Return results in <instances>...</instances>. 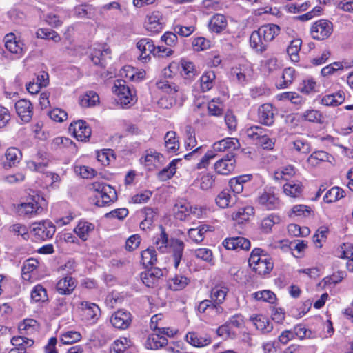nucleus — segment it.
Wrapping results in <instances>:
<instances>
[{
    "instance_id": "nucleus-1",
    "label": "nucleus",
    "mask_w": 353,
    "mask_h": 353,
    "mask_svg": "<svg viewBox=\"0 0 353 353\" xmlns=\"http://www.w3.org/2000/svg\"><path fill=\"white\" fill-rule=\"evenodd\" d=\"M160 234L154 238V245L162 253L167 252L170 250L172 253L174 265L177 268L183 256L184 243L182 241L176 239H172L169 241L165 229L160 226Z\"/></svg>"
},
{
    "instance_id": "nucleus-2",
    "label": "nucleus",
    "mask_w": 353,
    "mask_h": 353,
    "mask_svg": "<svg viewBox=\"0 0 353 353\" xmlns=\"http://www.w3.org/2000/svg\"><path fill=\"white\" fill-rule=\"evenodd\" d=\"M280 30V27L273 23L261 26L251 34L250 46L256 52H264L266 50L268 43L279 34Z\"/></svg>"
},
{
    "instance_id": "nucleus-3",
    "label": "nucleus",
    "mask_w": 353,
    "mask_h": 353,
    "mask_svg": "<svg viewBox=\"0 0 353 353\" xmlns=\"http://www.w3.org/2000/svg\"><path fill=\"white\" fill-rule=\"evenodd\" d=\"M250 267L259 275L269 274L273 269L272 259L260 248H255L252 251L248 260Z\"/></svg>"
},
{
    "instance_id": "nucleus-4",
    "label": "nucleus",
    "mask_w": 353,
    "mask_h": 353,
    "mask_svg": "<svg viewBox=\"0 0 353 353\" xmlns=\"http://www.w3.org/2000/svg\"><path fill=\"white\" fill-rule=\"evenodd\" d=\"M30 232L37 240L47 241L52 239L56 232L54 223L48 220H43L31 224Z\"/></svg>"
},
{
    "instance_id": "nucleus-5",
    "label": "nucleus",
    "mask_w": 353,
    "mask_h": 353,
    "mask_svg": "<svg viewBox=\"0 0 353 353\" xmlns=\"http://www.w3.org/2000/svg\"><path fill=\"white\" fill-rule=\"evenodd\" d=\"M40 201H44V199L39 195L29 197L26 202L18 205L17 211L19 214L26 216H34L41 214L44 211V208L40 203Z\"/></svg>"
},
{
    "instance_id": "nucleus-6",
    "label": "nucleus",
    "mask_w": 353,
    "mask_h": 353,
    "mask_svg": "<svg viewBox=\"0 0 353 353\" xmlns=\"http://www.w3.org/2000/svg\"><path fill=\"white\" fill-rule=\"evenodd\" d=\"M112 91L118 97V103L123 107L131 105L136 101L134 92L126 85L123 80H117Z\"/></svg>"
},
{
    "instance_id": "nucleus-7",
    "label": "nucleus",
    "mask_w": 353,
    "mask_h": 353,
    "mask_svg": "<svg viewBox=\"0 0 353 353\" xmlns=\"http://www.w3.org/2000/svg\"><path fill=\"white\" fill-rule=\"evenodd\" d=\"M92 185L95 191L97 192V194L95 196L97 205L103 206L117 200L116 190L112 186L100 183H93Z\"/></svg>"
},
{
    "instance_id": "nucleus-8",
    "label": "nucleus",
    "mask_w": 353,
    "mask_h": 353,
    "mask_svg": "<svg viewBox=\"0 0 353 353\" xmlns=\"http://www.w3.org/2000/svg\"><path fill=\"white\" fill-rule=\"evenodd\" d=\"M333 32V25L328 20L320 19L315 21L310 28L312 39L323 41L329 38Z\"/></svg>"
},
{
    "instance_id": "nucleus-9",
    "label": "nucleus",
    "mask_w": 353,
    "mask_h": 353,
    "mask_svg": "<svg viewBox=\"0 0 353 353\" xmlns=\"http://www.w3.org/2000/svg\"><path fill=\"white\" fill-rule=\"evenodd\" d=\"M69 130L80 141H87L91 136V129L85 121L79 120L72 123Z\"/></svg>"
},
{
    "instance_id": "nucleus-10",
    "label": "nucleus",
    "mask_w": 353,
    "mask_h": 353,
    "mask_svg": "<svg viewBox=\"0 0 353 353\" xmlns=\"http://www.w3.org/2000/svg\"><path fill=\"white\" fill-rule=\"evenodd\" d=\"M223 246L229 250H248L251 243L249 239L243 236L228 237L222 242Z\"/></svg>"
},
{
    "instance_id": "nucleus-11",
    "label": "nucleus",
    "mask_w": 353,
    "mask_h": 353,
    "mask_svg": "<svg viewBox=\"0 0 353 353\" xmlns=\"http://www.w3.org/2000/svg\"><path fill=\"white\" fill-rule=\"evenodd\" d=\"M257 203L263 209L268 210H274L279 205V199L271 189L265 190L261 193L258 196Z\"/></svg>"
},
{
    "instance_id": "nucleus-12",
    "label": "nucleus",
    "mask_w": 353,
    "mask_h": 353,
    "mask_svg": "<svg viewBox=\"0 0 353 353\" xmlns=\"http://www.w3.org/2000/svg\"><path fill=\"white\" fill-rule=\"evenodd\" d=\"M79 309L81 310V316L88 321L95 323L99 319L101 310L99 306L88 301H81Z\"/></svg>"
},
{
    "instance_id": "nucleus-13",
    "label": "nucleus",
    "mask_w": 353,
    "mask_h": 353,
    "mask_svg": "<svg viewBox=\"0 0 353 353\" xmlns=\"http://www.w3.org/2000/svg\"><path fill=\"white\" fill-rule=\"evenodd\" d=\"M110 322L114 327L125 330L131 324V314L125 310H119L112 315Z\"/></svg>"
},
{
    "instance_id": "nucleus-14",
    "label": "nucleus",
    "mask_w": 353,
    "mask_h": 353,
    "mask_svg": "<svg viewBox=\"0 0 353 353\" xmlns=\"http://www.w3.org/2000/svg\"><path fill=\"white\" fill-rule=\"evenodd\" d=\"M234 156L233 153H228L225 158L217 161L214 164V169L219 174L227 175L234 169Z\"/></svg>"
},
{
    "instance_id": "nucleus-15",
    "label": "nucleus",
    "mask_w": 353,
    "mask_h": 353,
    "mask_svg": "<svg viewBox=\"0 0 353 353\" xmlns=\"http://www.w3.org/2000/svg\"><path fill=\"white\" fill-rule=\"evenodd\" d=\"M240 143L236 138L228 137L219 141L213 144V152H225L233 153L232 152L239 149Z\"/></svg>"
},
{
    "instance_id": "nucleus-16",
    "label": "nucleus",
    "mask_w": 353,
    "mask_h": 353,
    "mask_svg": "<svg viewBox=\"0 0 353 353\" xmlns=\"http://www.w3.org/2000/svg\"><path fill=\"white\" fill-rule=\"evenodd\" d=\"M163 19L161 13L159 11L152 12L148 15L145 27L148 31L158 33L163 28Z\"/></svg>"
},
{
    "instance_id": "nucleus-17",
    "label": "nucleus",
    "mask_w": 353,
    "mask_h": 353,
    "mask_svg": "<svg viewBox=\"0 0 353 353\" xmlns=\"http://www.w3.org/2000/svg\"><path fill=\"white\" fill-rule=\"evenodd\" d=\"M15 109L21 119L28 123L30 121L33 114V108L31 102L26 99H21L15 103Z\"/></svg>"
},
{
    "instance_id": "nucleus-18",
    "label": "nucleus",
    "mask_w": 353,
    "mask_h": 353,
    "mask_svg": "<svg viewBox=\"0 0 353 353\" xmlns=\"http://www.w3.org/2000/svg\"><path fill=\"white\" fill-rule=\"evenodd\" d=\"M274 110L272 104L265 103L258 109V119L259 122L268 126L272 125L274 122Z\"/></svg>"
},
{
    "instance_id": "nucleus-19",
    "label": "nucleus",
    "mask_w": 353,
    "mask_h": 353,
    "mask_svg": "<svg viewBox=\"0 0 353 353\" xmlns=\"http://www.w3.org/2000/svg\"><path fill=\"white\" fill-rule=\"evenodd\" d=\"M137 47L141 52L139 59L143 62H147L150 59V54L156 50L153 41L149 38H143L139 41Z\"/></svg>"
},
{
    "instance_id": "nucleus-20",
    "label": "nucleus",
    "mask_w": 353,
    "mask_h": 353,
    "mask_svg": "<svg viewBox=\"0 0 353 353\" xmlns=\"http://www.w3.org/2000/svg\"><path fill=\"white\" fill-rule=\"evenodd\" d=\"M163 270L159 268H152L141 274V279L147 287H153L163 276Z\"/></svg>"
},
{
    "instance_id": "nucleus-21",
    "label": "nucleus",
    "mask_w": 353,
    "mask_h": 353,
    "mask_svg": "<svg viewBox=\"0 0 353 353\" xmlns=\"http://www.w3.org/2000/svg\"><path fill=\"white\" fill-rule=\"evenodd\" d=\"M197 208H192L190 205L185 201H179L174 205V211L175 217L181 221L185 220L190 214L199 215L196 212Z\"/></svg>"
},
{
    "instance_id": "nucleus-22",
    "label": "nucleus",
    "mask_w": 353,
    "mask_h": 353,
    "mask_svg": "<svg viewBox=\"0 0 353 353\" xmlns=\"http://www.w3.org/2000/svg\"><path fill=\"white\" fill-rule=\"evenodd\" d=\"M110 53L109 48L99 46L93 49L90 54V59L94 65L105 67L106 59L110 58Z\"/></svg>"
},
{
    "instance_id": "nucleus-23",
    "label": "nucleus",
    "mask_w": 353,
    "mask_h": 353,
    "mask_svg": "<svg viewBox=\"0 0 353 353\" xmlns=\"http://www.w3.org/2000/svg\"><path fill=\"white\" fill-rule=\"evenodd\" d=\"M4 41L6 48L11 53L16 54L18 57L23 54V43L17 41L13 34H6Z\"/></svg>"
},
{
    "instance_id": "nucleus-24",
    "label": "nucleus",
    "mask_w": 353,
    "mask_h": 353,
    "mask_svg": "<svg viewBox=\"0 0 353 353\" xmlns=\"http://www.w3.org/2000/svg\"><path fill=\"white\" fill-rule=\"evenodd\" d=\"M208 27L210 31L221 33L225 31L228 27L227 19L223 14H216L210 19Z\"/></svg>"
},
{
    "instance_id": "nucleus-25",
    "label": "nucleus",
    "mask_w": 353,
    "mask_h": 353,
    "mask_svg": "<svg viewBox=\"0 0 353 353\" xmlns=\"http://www.w3.org/2000/svg\"><path fill=\"white\" fill-rule=\"evenodd\" d=\"M167 344V338L156 332L148 336L145 346L148 349L157 350L165 347Z\"/></svg>"
},
{
    "instance_id": "nucleus-26",
    "label": "nucleus",
    "mask_w": 353,
    "mask_h": 353,
    "mask_svg": "<svg viewBox=\"0 0 353 353\" xmlns=\"http://www.w3.org/2000/svg\"><path fill=\"white\" fill-rule=\"evenodd\" d=\"M94 225L85 220L80 221L74 228V232L82 241L88 239L90 234L94 230Z\"/></svg>"
},
{
    "instance_id": "nucleus-27",
    "label": "nucleus",
    "mask_w": 353,
    "mask_h": 353,
    "mask_svg": "<svg viewBox=\"0 0 353 353\" xmlns=\"http://www.w3.org/2000/svg\"><path fill=\"white\" fill-rule=\"evenodd\" d=\"M250 320L253 323L256 328L262 333H269L273 329V325L269 319L261 314L250 316Z\"/></svg>"
},
{
    "instance_id": "nucleus-28",
    "label": "nucleus",
    "mask_w": 353,
    "mask_h": 353,
    "mask_svg": "<svg viewBox=\"0 0 353 353\" xmlns=\"http://www.w3.org/2000/svg\"><path fill=\"white\" fill-rule=\"evenodd\" d=\"M250 74V69L249 67L245 65L232 68L231 70L232 80L236 81L241 84H243L248 81Z\"/></svg>"
},
{
    "instance_id": "nucleus-29",
    "label": "nucleus",
    "mask_w": 353,
    "mask_h": 353,
    "mask_svg": "<svg viewBox=\"0 0 353 353\" xmlns=\"http://www.w3.org/2000/svg\"><path fill=\"white\" fill-rule=\"evenodd\" d=\"M77 285L76 280L70 276L60 279L57 284V290L61 294H70Z\"/></svg>"
},
{
    "instance_id": "nucleus-30",
    "label": "nucleus",
    "mask_w": 353,
    "mask_h": 353,
    "mask_svg": "<svg viewBox=\"0 0 353 353\" xmlns=\"http://www.w3.org/2000/svg\"><path fill=\"white\" fill-rule=\"evenodd\" d=\"M185 337L188 343L196 347H202L211 343V339L209 336H202L195 332H188Z\"/></svg>"
},
{
    "instance_id": "nucleus-31",
    "label": "nucleus",
    "mask_w": 353,
    "mask_h": 353,
    "mask_svg": "<svg viewBox=\"0 0 353 353\" xmlns=\"http://www.w3.org/2000/svg\"><path fill=\"white\" fill-rule=\"evenodd\" d=\"M216 75L213 71H208L202 74L199 79L201 91L205 92L211 90L215 82Z\"/></svg>"
},
{
    "instance_id": "nucleus-32",
    "label": "nucleus",
    "mask_w": 353,
    "mask_h": 353,
    "mask_svg": "<svg viewBox=\"0 0 353 353\" xmlns=\"http://www.w3.org/2000/svg\"><path fill=\"white\" fill-rule=\"evenodd\" d=\"M209 230V226L201 224L196 228H192L188 230L189 237L196 243H201L205 237V234Z\"/></svg>"
},
{
    "instance_id": "nucleus-33",
    "label": "nucleus",
    "mask_w": 353,
    "mask_h": 353,
    "mask_svg": "<svg viewBox=\"0 0 353 353\" xmlns=\"http://www.w3.org/2000/svg\"><path fill=\"white\" fill-rule=\"evenodd\" d=\"M190 281V280L189 278L181 274H176L168 280V283L171 290H181L185 288Z\"/></svg>"
},
{
    "instance_id": "nucleus-34",
    "label": "nucleus",
    "mask_w": 353,
    "mask_h": 353,
    "mask_svg": "<svg viewBox=\"0 0 353 353\" xmlns=\"http://www.w3.org/2000/svg\"><path fill=\"white\" fill-rule=\"evenodd\" d=\"M345 100V94L342 91L324 96L321 99V103L327 106H337Z\"/></svg>"
},
{
    "instance_id": "nucleus-35",
    "label": "nucleus",
    "mask_w": 353,
    "mask_h": 353,
    "mask_svg": "<svg viewBox=\"0 0 353 353\" xmlns=\"http://www.w3.org/2000/svg\"><path fill=\"white\" fill-rule=\"evenodd\" d=\"M312 209L310 207L305 205H296L288 212L290 217L294 218H305L312 215Z\"/></svg>"
},
{
    "instance_id": "nucleus-36",
    "label": "nucleus",
    "mask_w": 353,
    "mask_h": 353,
    "mask_svg": "<svg viewBox=\"0 0 353 353\" xmlns=\"http://www.w3.org/2000/svg\"><path fill=\"white\" fill-rule=\"evenodd\" d=\"M5 156L7 163L10 168L15 166L22 159V153L21 150L14 147L8 148Z\"/></svg>"
},
{
    "instance_id": "nucleus-37",
    "label": "nucleus",
    "mask_w": 353,
    "mask_h": 353,
    "mask_svg": "<svg viewBox=\"0 0 353 353\" xmlns=\"http://www.w3.org/2000/svg\"><path fill=\"white\" fill-rule=\"evenodd\" d=\"M38 322L33 319H24L19 325V330L21 334H32L39 330Z\"/></svg>"
},
{
    "instance_id": "nucleus-38",
    "label": "nucleus",
    "mask_w": 353,
    "mask_h": 353,
    "mask_svg": "<svg viewBox=\"0 0 353 353\" xmlns=\"http://www.w3.org/2000/svg\"><path fill=\"white\" fill-rule=\"evenodd\" d=\"M345 196L344 190L338 187L334 186L330 189L324 195L323 201L325 203H331L333 202H336L339 199H342Z\"/></svg>"
},
{
    "instance_id": "nucleus-39",
    "label": "nucleus",
    "mask_w": 353,
    "mask_h": 353,
    "mask_svg": "<svg viewBox=\"0 0 353 353\" xmlns=\"http://www.w3.org/2000/svg\"><path fill=\"white\" fill-rule=\"evenodd\" d=\"M331 157L332 156L325 151H315L308 157L307 163L311 166L315 167L323 161H330Z\"/></svg>"
},
{
    "instance_id": "nucleus-40",
    "label": "nucleus",
    "mask_w": 353,
    "mask_h": 353,
    "mask_svg": "<svg viewBox=\"0 0 353 353\" xmlns=\"http://www.w3.org/2000/svg\"><path fill=\"white\" fill-rule=\"evenodd\" d=\"M268 130L262 128L260 125H252L245 130V136L250 139V140L255 142L263 137V134H265V132H268Z\"/></svg>"
},
{
    "instance_id": "nucleus-41",
    "label": "nucleus",
    "mask_w": 353,
    "mask_h": 353,
    "mask_svg": "<svg viewBox=\"0 0 353 353\" xmlns=\"http://www.w3.org/2000/svg\"><path fill=\"white\" fill-rule=\"evenodd\" d=\"M39 265V261L33 258L26 260L21 268L22 277L24 280L30 279V273L37 269Z\"/></svg>"
},
{
    "instance_id": "nucleus-42",
    "label": "nucleus",
    "mask_w": 353,
    "mask_h": 353,
    "mask_svg": "<svg viewBox=\"0 0 353 353\" xmlns=\"http://www.w3.org/2000/svg\"><path fill=\"white\" fill-rule=\"evenodd\" d=\"M283 192L287 196L298 197L302 192V185L299 181L286 183L283 185Z\"/></svg>"
},
{
    "instance_id": "nucleus-43",
    "label": "nucleus",
    "mask_w": 353,
    "mask_h": 353,
    "mask_svg": "<svg viewBox=\"0 0 353 353\" xmlns=\"http://www.w3.org/2000/svg\"><path fill=\"white\" fill-rule=\"evenodd\" d=\"M254 214V208L251 206H246L239 208L238 210L232 214V217L234 220L242 223L244 221H248L251 216Z\"/></svg>"
},
{
    "instance_id": "nucleus-44",
    "label": "nucleus",
    "mask_w": 353,
    "mask_h": 353,
    "mask_svg": "<svg viewBox=\"0 0 353 353\" xmlns=\"http://www.w3.org/2000/svg\"><path fill=\"white\" fill-rule=\"evenodd\" d=\"M53 149L69 148L72 151L75 150V143L69 138L58 137L54 138L51 143Z\"/></svg>"
},
{
    "instance_id": "nucleus-45",
    "label": "nucleus",
    "mask_w": 353,
    "mask_h": 353,
    "mask_svg": "<svg viewBox=\"0 0 353 353\" xmlns=\"http://www.w3.org/2000/svg\"><path fill=\"white\" fill-rule=\"evenodd\" d=\"M165 146L170 152H175L179 148V143L176 137V132L174 131L168 132L164 137Z\"/></svg>"
},
{
    "instance_id": "nucleus-46",
    "label": "nucleus",
    "mask_w": 353,
    "mask_h": 353,
    "mask_svg": "<svg viewBox=\"0 0 353 353\" xmlns=\"http://www.w3.org/2000/svg\"><path fill=\"white\" fill-rule=\"evenodd\" d=\"M296 174V170L293 165H289L283 167L274 173V179L276 181L279 180H288Z\"/></svg>"
},
{
    "instance_id": "nucleus-47",
    "label": "nucleus",
    "mask_w": 353,
    "mask_h": 353,
    "mask_svg": "<svg viewBox=\"0 0 353 353\" xmlns=\"http://www.w3.org/2000/svg\"><path fill=\"white\" fill-rule=\"evenodd\" d=\"M228 290L225 287L216 286L213 288L210 293V300L221 305L226 297Z\"/></svg>"
},
{
    "instance_id": "nucleus-48",
    "label": "nucleus",
    "mask_w": 353,
    "mask_h": 353,
    "mask_svg": "<svg viewBox=\"0 0 353 353\" xmlns=\"http://www.w3.org/2000/svg\"><path fill=\"white\" fill-rule=\"evenodd\" d=\"M302 41L301 39H293L287 48V52L291 60L297 62L299 59V52L301 49Z\"/></svg>"
},
{
    "instance_id": "nucleus-49",
    "label": "nucleus",
    "mask_w": 353,
    "mask_h": 353,
    "mask_svg": "<svg viewBox=\"0 0 353 353\" xmlns=\"http://www.w3.org/2000/svg\"><path fill=\"white\" fill-rule=\"evenodd\" d=\"M130 345V340L125 337H121L111 345L110 353H123Z\"/></svg>"
},
{
    "instance_id": "nucleus-50",
    "label": "nucleus",
    "mask_w": 353,
    "mask_h": 353,
    "mask_svg": "<svg viewBox=\"0 0 353 353\" xmlns=\"http://www.w3.org/2000/svg\"><path fill=\"white\" fill-rule=\"evenodd\" d=\"M280 101H290L293 104L299 105L303 102V97L295 92H285L276 96Z\"/></svg>"
},
{
    "instance_id": "nucleus-51",
    "label": "nucleus",
    "mask_w": 353,
    "mask_h": 353,
    "mask_svg": "<svg viewBox=\"0 0 353 353\" xmlns=\"http://www.w3.org/2000/svg\"><path fill=\"white\" fill-rule=\"evenodd\" d=\"M234 202V199L230 194V191L228 190H223L216 198V204L221 208L230 207V203H233Z\"/></svg>"
},
{
    "instance_id": "nucleus-52",
    "label": "nucleus",
    "mask_w": 353,
    "mask_h": 353,
    "mask_svg": "<svg viewBox=\"0 0 353 353\" xmlns=\"http://www.w3.org/2000/svg\"><path fill=\"white\" fill-rule=\"evenodd\" d=\"M280 217L274 214H271L269 216L262 219L261 222V228L264 232H270L274 225L280 222Z\"/></svg>"
},
{
    "instance_id": "nucleus-53",
    "label": "nucleus",
    "mask_w": 353,
    "mask_h": 353,
    "mask_svg": "<svg viewBox=\"0 0 353 353\" xmlns=\"http://www.w3.org/2000/svg\"><path fill=\"white\" fill-rule=\"evenodd\" d=\"M141 263L148 267L154 264L157 261L156 251L154 248H148L143 250L141 254Z\"/></svg>"
},
{
    "instance_id": "nucleus-54",
    "label": "nucleus",
    "mask_w": 353,
    "mask_h": 353,
    "mask_svg": "<svg viewBox=\"0 0 353 353\" xmlns=\"http://www.w3.org/2000/svg\"><path fill=\"white\" fill-rule=\"evenodd\" d=\"M185 145L188 150H192L195 148L197 144V141L195 137V132L194 128L190 125L185 127Z\"/></svg>"
},
{
    "instance_id": "nucleus-55",
    "label": "nucleus",
    "mask_w": 353,
    "mask_h": 353,
    "mask_svg": "<svg viewBox=\"0 0 353 353\" xmlns=\"http://www.w3.org/2000/svg\"><path fill=\"white\" fill-rule=\"evenodd\" d=\"M145 219L140 223V228L145 230L152 225L154 219L157 216V212L151 208H144Z\"/></svg>"
},
{
    "instance_id": "nucleus-56",
    "label": "nucleus",
    "mask_w": 353,
    "mask_h": 353,
    "mask_svg": "<svg viewBox=\"0 0 353 353\" xmlns=\"http://www.w3.org/2000/svg\"><path fill=\"white\" fill-rule=\"evenodd\" d=\"M194 256L201 260H203L210 265H214L212 251L206 248H201L196 249L194 251Z\"/></svg>"
},
{
    "instance_id": "nucleus-57",
    "label": "nucleus",
    "mask_w": 353,
    "mask_h": 353,
    "mask_svg": "<svg viewBox=\"0 0 353 353\" xmlns=\"http://www.w3.org/2000/svg\"><path fill=\"white\" fill-rule=\"evenodd\" d=\"M99 102V97L98 94L93 91H90L83 96L80 101V105L82 107H91L94 106Z\"/></svg>"
},
{
    "instance_id": "nucleus-58",
    "label": "nucleus",
    "mask_w": 353,
    "mask_h": 353,
    "mask_svg": "<svg viewBox=\"0 0 353 353\" xmlns=\"http://www.w3.org/2000/svg\"><path fill=\"white\" fill-rule=\"evenodd\" d=\"M31 299L34 302H44L48 299L46 290L41 285H37L31 292Z\"/></svg>"
},
{
    "instance_id": "nucleus-59",
    "label": "nucleus",
    "mask_w": 353,
    "mask_h": 353,
    "mask_svg": "<svg viewBox=\"0 0 353 353\" xmlns=\"http://www.w3.org/2000/svg\"><path fill=\"white\" fill-rule=\"evenodd\" d=\"M177 160L172 161L169 165L160 171L158 174V177L161 181H166L170 179L176 172V164Z\"/></svg>"
},
{
    "instance_id": "nucleus-60",
    "label": "nucleus",
    "mask_w": 353,
    "mask_h": 353,
    "mask_svg": "<svg viewBox=\"0 0 353 353\" xmlns=\"http://www.w3.org/2000/svg\"><path fill=\"white\" fill-rule=\"evenodd\" d=\"M181 67L183 72L182 74L185 79L192 80L194 78L196 74V70L192 62L182 61Z\"/></svg>"
},
{
    "instance_id": "nucleus-61",
    "label": "nucleus",
    "mask_w": 353,
    "mask_h": 353,
    "mask_svg": "<svg viewBox=\"0 0 353 353\" xmlns=\"http://www.w3.org/2000/svg\"><path fill=\"white\" fill-rule=\"evenodd\" d=\"M37 37L51 39L54 42H58L61 40L60 36L54 30L48 28H40L36 32Z\"/></svg>"
},
{
    "instance_id": "nucleus-62",
    "label": "nucleus",
    "mask_w": 353,
    "mask_h": 353,
    "mask_svg": "<svg viewBox=\"0 0 353 353\" xmlns=\"http://www.w3.org/2000/svg\"><path fill=\"white\" fill-rule=\"evenodd\" d=\"M81 339V335L79 332L68 331L61 334L60 341L64 345L76 343Z\"/></svg>"
},
{
    "instance_id": "nucleus-63",
    "label": "nucleus",
    "mask_w": 353,
    "mask_h": 353,
    "mask_svg": "<svg viewBox=\"0 0 353 353\" xmlns=\"http://www.w3.org/2000/svg\"><path fill=\"white\" fill-rule=\"evenodd\" d=\"M93 10L92 6L90 5H79L74 8V14L79 18H88L91 19L92 17Z\"/></svg>"
},
{
    "instance_id": "nucleus-64",
    "label": "nucleus",
    "mask_w": 353,
    "mask_h": 353,
    "mask_svg": "<svg viewBox=\"0 0 353 353\" xmlns=\"http://www.w3.org/2000/svg\"><path fill=\"white\" fill-rule=\"evenodd\" d=\"M295 70L292 68H285L282 74L283 81L277 85L279 88H285L292 84L294 80Z\"/></svg>"
}]
</instances>
